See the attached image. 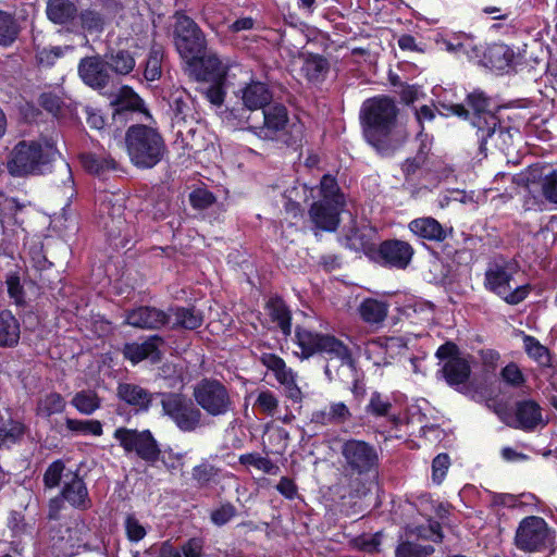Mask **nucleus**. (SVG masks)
Here are the masks:
<instances>
[{
  "label": "nucleus",
  "instance_id": "obj_1",
  "mask_svg": "<svg viewBox=\"0 0 557 557\" xmlns=\"http://www.w3.org/2000/svg\"><path fill=\"white\" fill-rule=\"evenodd\" d=\"M397 114L395 102L387 97L372 98L362 104L364 138L383 156L394 153L408 138L406 128L397 122Z\"/></svg>",
  "mask_w": 557,
  "mask_h": 557
},
{
  "label": "nucleus",
  "instance_id": "obj_2",
  "mask_svg": "<svg viewBox=\"0 0 557 557\" xmlns=\"http://www.w3.org/2000/svg\"><path fill=\"white\" fill-rule=\"evenodd\" d=\"M467 104L470 112L462 104L444 106L447 111L460 117L469 119L476 128V139L481 153L486 154L488 145L504 150L511 145L512 135L510 129L500 126L495 114L490 110L491 100L482 91H473L467 97Z\"/></svg>",
  "mask_w": 557,
  "mask_h": 557
},
{
  "label": "nucleus",
  "instance_id": "obj_3",
  "mask_svg": "<svg viewBox=\"0 0 557 557\" xmlns=\"http://www.w3.org/2000/svg\"><path fill=\"white\" fill-rule=\"evenodd\" d=\"M125 146L131 162L138 169L154 168L166 153V145L159 129L145 124L127 128Z\"/></svg>",
  "mask_w": 557,
  "mask_h": 557
},
{
  "label": "nucleus",
  "instance_id": "obj_4",
  "mask_svg": "<svg viewBox=\"0 0 557 557\" xmlns=\"http://www.w3.org/2000/svg\"><path fill=\"white\" fill-rule=\"evenodd\" d=\"M57 151L52 145L22 140L11 150L8 160V172L14 177L44 174L54 160Z\"/></svg>",
  "mask_w": 557,
  "mask_h": 557
},
{
  "label": "nucleus",
  "instance_id": "obj_5",
  "mask_svg": "<svg viewBox=\"0 0 557 557\" xmlns=\"http://www.w3.org/2000/svg\"><path fill=\"white\" fill-rule=\"evenodd\" d=\"M296 341L300 348V352L298 354L302 358H309L314 354H324L330 360H338L342 367H354L350 349L334 335L314 332L305 327H297Z\"/></svg>",
  "mask_w": 557,
  "mask_h": 557
},
{
  "label": "nucleus",
  "instance_id": "obj_6",
  "mask_svg": "<svg viewBox=\"0 0 557 557\" xmlns=\"http://www.w3.org/2000/svg\"><path fill=\"white\" fill-rule=\"evenodd\" d=\"M556 542V531L539 516L524 517L515 533V546L524 553L550 550Z\"/></svg>",
  "mask_w": 557,
  "mask_h": 557
},
{
  "label": "nucleus",
  "instance_id": "obj_7",
  "mask_svg": "<svg viewBox=\"0 0 557 557\" xmlns=\"http://www.w3.org/2000/svg\"><path fill=\"white\" fill-rule=\"evenodd\" d=\"M341 463L343 470L351 475L366 476L379 468V453L369 442L348 438L341 442Z\"/></svg>",
  "mask_w": 557,
  "mask_h": 557
},
{
  "label": "nucleus",
  "instance_id": "obj_8",
  "mask_svg": "<svg viewBox=\"0 0 557 557\" xmlns=\"http://www.w3.org/2000/svg\"><path fill=\"white\" fill-rule=\"evenodd\" d=\"M516 273L515 263L505 261L491 263L485 272L484 286L507 304L518 305L527 298L530 288L529 285L512 286Z\"/></svg>",
  "mask_w": 557,
  "mask_h": 557
},
{
  "label": "nucleus",
  "instance_id": "obj_9",
  "mask_svg": "<svg viewBox=\"0 0 557 557\" xmlns=\"http://www.w3.org/2000/svg\"><path fill=\"white\" fill-rule=\"evenodd\" d=\"M174 18V46L187 65L195 64L200 53L206 52V36L196 22L189 16L176 13Z\"/></svg>",
  "mask_w": 557,
  "mask_h": 557
},
{
  "label": "nucleus",
  "instance_id": "obj_10",
  "mask_svg": "<svg viewBox=\"0 0 557 557\" xmlns=\"http://www.w3.org/2000/svg\"><path fill=\"white\" fill-rule=\"evenodd\" d=\"M162 412L182 432H194L201 426L202 413L186 396L178 393H162Z\"/></svg>",
  "mask_w": 557,
  "mask_h": 557
},
{
  "label": "nucleus",
  "instance_id": "obj_11",
  "mask_svg": "<svg viewBox=\"0 0 557 557\" xmlns=\"http://www.w3.org/2000/svg\"><path fill=\"white\" fill-rule=\"evenodd\" d=\"M197 405L211 417L225 416L233 411L234 403L230 391L219 380L203 379L194 387Z\"/></svg>",
  "mask_w": 557,
  "mask_h": 557
},
{
  "label": "nucleus",
  "instance_id": "obj_12",
  "mask_svg": "<svg viewBox=\"0 0 557 557\" xmlns=\"http://www.w3.org/2000/svg\"><path fill=\"white\" fill-rule=\"evenodd\" d=\"M113 437L126 453L136 455L147 462H156L160 456V448L150 431H137L127 428L115 430Z\"/></svg>",
  "mask_w": 557,
  "mask_h": 557
},
{
  "label": "nucleus",
  "instance_id": "obj_13",
  "mask_svg": "<svg viewBox=\"0 0 557 557\" xmlns=\"http://www.w3.org/2000/svg\"><path fill=\"white\" fill-rule=\"evenodd\" d=\"M262 124H251L248 117L247 129L262 140H276L284 132L288 122L287 110L276 104L262 110Z\"/></svg>",
  "mask_w": 557,
  "mask_h": 557
},
{
  "label": "nucleus",
  "instance_id": "obj_14",
  "mask_svg": "<svg viewBox=\"0 0 557 557\" xmlns=\"http://www.w3.org/2000/svg\"><path fill=\"white\" fill-rule=\"evenodd\" d=\"M443 49L458 58L478 62L484 54V45L472 34L459 32L440 41Z\"/></svg>",
  "mask_w": 557,
  "mask_h": 557
},
{
  "label": "nucleus",
  "instance_id": "obj_15",
  "mask_svg": "<svg viewBox=\"0 0 557 557\" xmlns=\"http://www.w3.org/2000/svg\"><path fill=\"white\" fill-rule=\"evenodd\" d=\"M77 71L82 81L94 89H103L111 81L107 61L100 55L83 58L79 61Z\"/></svg>",
  "mask_w": 557,
  "mask_h": 557
},
{
  "label": "nucleus",
  "instance_id": "obj_16",
  "mask_svg": "<svg viewBox=\"0 0 557 557\" xmlns=\"http://www.w3.org/2000/svg\"><path fill=\"white\" fill-rule=\"evenodd\" d=\"M517 183L523 185L529 193L535 184H540L542 197L557 206V170L543 175L540 169L530 168L518 176Z\"/></svg>",
  "mask_w": 557,
  "mask_h": 557
},
{
  "label": "nucleus",
  "instance_id": "obj_17",
  "mask_svg": "<svg viewBox=\"0 0 557 557\" xmlns=\"http://www.w3.org/2000/svg\"><path fill=\"white\" fill-rule=\"evenodd\" d=\"M170 321V313L150 306H141L126 313V323L137 329L159 330Z\"/></svg>",
  "mask_w": 557,
  "mask_h": 557
},
{
  "label": "nucleus",
  "instance_id": "obj_18",
  "mask_svg": "<svg viewBox=\"0 0 557 557\" xmlns=\"http://www.w3.org/2000/svg\"><path fill=\"white\" fill-rule=\"evenodd\" d=\"M197 79L210 82H225L226 66L222 63L216 53L208 50L200 53L195 64H188Z\"/></svg>",
  "mask_w": 557,
  "mask_h": 557
},
{
  "label": "nucleus",
  "instance_id": "obj_19",
  "mask_svg": "<svg viewBox=\"0 0 557 557\" xmlns=\"http://www.w3.org/2000/svg\"><path fill=\"white\" fill-rule=\"evenodd\" d=\"M61 495L72 507L79 510H87L91 507V499L84 480L77 472L65 473L64 485Z\"/></svg>",
  "mask_w": 557,
  "mask_h": 557
},
{
  "label": "nucleus",
  "instance_id": "obj_20",
  "mask_svg": "<svg viewBox=\"0 0 557 557\" xmlns=\"http://www.w3.org/2000/svg\"><path fill=\"white\" fill-rule=\"evenodd\" d=\"M164 341L159 335H151L143 343H129L123 348L126 359L133 363H138L145 359H149L152 363L161 360L160 346Z\"/></svg>",
  "mask_w": 557,
  "mask_h": 557
},
{
  "label": "nucleus",
  "instance_id": "obj_21",
  "mask_svg": "<svg viewBox=\"0 0 557 557\" xmlns=\"http://www.w3.org/2000/svg\"><path fill=\"white\" fill-rule=\"evenodd\" d=\"M243 106L250 110H263L272 100V91L267 84L258 81H251L240 88L237 92Z\"/></svg>",
  "mask_w": 557,
  "mask_h": 557
},
{
  "label": "nucleus",
  "instance_id": "obj_22",
  "mask_svg": "<svg viewBox=\"0 0 557 557\" xmlns=\"http://www.w3.org/2000/svg\"><path fill=\"white\" fill-rule=\"evenodd\" d=\"M342 208L343 206L319 200L311 205L309 216L318 230L331 232L338 225Z\"/></svg>",
  "mask_w": 557,
  "mask_h": 557
},
{
  "label": "nucleus",
  "instance_id": "obj_23",
  "mask_svg": "<svg viewBox=\"0 0 557 557\" xmlns=\"http://www.w3.org/2000/svg\"><path fill=\"white\" fill-rule=\"evenodd\" d=\"M381 258L392 267L405 269L413 255V249L407 242L393 239L385 240L379 249Z\"/></svg>",
  "mask_w": 557,
  "mask_h": 557
},
{
  "label": "nucleus",
  "instance_id": "obj_24",
  "mask_svg": "<svg viewBox=\"0 0 557 557\" xmlns=\"http://www.w3.org/2000/svg\"><path fill=\"white\" fill-rule=\"evenodd\" d=\"M470 373L471 369L468 361L460 357L448 359L442 369L443 377L447 384L462 393H466L468 389L466 382Z\"/></svg>",
  "mask_w": 557,
  "mask_h": 557
},
{
  "label": "nucleus",
  "instance_id": "obj_25",
  "mask_svg": "<svg viewBox=\"0 0 557 557\" xmlns=\"http://www.w3.org/2000/svg\"><path fill=\"white\" fill-rule=\"evenodd\" d=\"M116 394L121 400L135 407L138 411H147L154 396L153 393L133 383H120L116 388Z\"/></svg>",
  "mask_w": 557,
  "mask_h": 557
},
{
  "label": "nucleus",
  "instance_id": "obj_26",
  "mask_svg": "<svg viewBox=\"0 0 557 557\" xmlns=\"http://www.w3.org/2000/svg\"><path fill=\"white\" fill-rule=\"evenodd\" d=\"M408 226L416 236L430 242H443L448 235L447 228L431 216L414 219Z\"/></svg>",
  "mask_w": 557,
  "mask_h": 557
},
{
  "label": "nucleus",
  "instance_id": "obj_27",
  "mask_svg": "<svg viewBox=\"0 0 557 557\" xmlns=\"http://www.w3.org/2000/svg\"><path fill=\"white\" fill-rule=\"evenodd\" d=\"M515 58L513 50L505 44H494L488 48L484 47V54L479 60V64L495 69L504 70L509 66Z\"/></svg>",
  "mask_w": 557,
  "mask_h": 557
},
{
  "label": "nucleus",
  "instance_id": "obj_28",
  "mask_svg": "<svg viewBox=\"0 0 557 557\" xmlns=\"http://www.w3.org/2000/svg\"><path fill=\"white\" fill-rule=\"evenodd\" d=\"M77 7L74 0H48L46 15L57 25H66L77 16Z\"/></svg>",
  "mask_w": 557,
  "mask_h": 557
},
{
  "label": "nucleus",
  "instance_id": "obj_29",
  "mask_svg": "<svg viewBox=\"0 0 557 557\" xmlns=\"http://www.w3.org/2000/svg\"><path fill=\"white\" fill-rule=\"evenodd\" d=\"M517 426L527 431L543 423L542 411L534 400H522L516 407Z\"/></svg>",
  "mask_w": 557,
  "mask_h": 557
},
{
  "label": "nucleus",
  "instance_id": "obj_30",
  "mask_svg": "<svg viewBox=\"0 0 557 557\" xmlns=\"http://www.w3.org/2000/svg\"><path fill=\"white\" fill-rule=\"evenodd\" d=\"M358 313L364 323L380 326L387 317L388 305L383 300L367 298L360 302Z\"/></svg>",
  "mask_w": 557,
  "mask_h": 557
},
{
  "label": "nucleus",
  "instance_id": "obj_31",
  "mask_svg": "<svg viewBox=\"0 0 557 557\" xmlns=\"http://www.w3.org/2000/svg\"><path fill=\"white\" fill-rule=\"evenodd\" d=\"M111 106L114 108L115 116L126 111H141L144 101L131 87L123 86L113 95Z\"/></svg>",
  "mask_w": 557,
  "mask_h": 557
},
{
  "label": "nucleus",
  "instance_id": "obj_32",
  "mask_svg": "<svg viewBox=\"0 0 557 557\" xmlns=\"http://www.w3.org/2000/svg\"><path fill=\"white\" fill-rule=\"evenodd\" d=\"M109 69L117 75H128L136 65L135 53L126 49L111 50L106 54Z\"/></svg>",
  "mask_w": 557,
  "mask_h": 557
},
{
  "label": "nucleus",
  "instance_id": "obj_33",
  "mask_svg": "<svg viewBox=\"0 0 557 557\" xmlns=\"http://www.w3.org/2000/svg\"><path fill=\"white\" fill-rule=\"evenodd\" d=\"M21 336L20 323L8 310L0 312V347H14Z\"/></svg>",
  "mask_w": 557,
  "mask_h": 557
},
{
  "label": "nucleus",
  "instance_id": "obj_34",
  "mask_svg": "<svg viewBox=\"0 0 557 557\" xmlns=\"http://www.w3.org/2000/svg\"><path fill=\"white\" fill-rule=\"evenodd\" d=\"M22 26L12 12L0 10V47H11L18 38Z\"/></svg>",
  "mask_w": 557,
  "mask_h": 557
},
{
  "label": "nucleus",
  "instance_id": "obj_35",
  "mask_svg": "<svg viewBox=\"0 0 557 557\" xmlns=\"http://www.w3.org/2000/svg\"><path fill=\"white\" fill-rule=\"evenodd\" d=\"M171 317H174L172 327H183L186 330H195L202 324L203 318L200 311L194 308L178 307L171 309Z\"/></svg>",
  "mask_w": 557,
  "mask_h": 557
},
{
  "label": "nucleus",
  "instance_id": "obj_36",
  "mask_svg": "<svg viewBox=\"0 0 557 557\" xmlns=\"http://www.w3.org/2000/svg\"><path fill=\"white\" fill-rule=\"evenodd\" d=\"M24 425L15 420H8L0 426V449H10L13 445L17 444L23 434Z\"/></svg>",
  "mask_w": 557,
  "mask_h": 557
},
{
  "label": "nucleus",
  "instance_id": "obj_37",
  "mask_svg": "<svg viewBox=\"0 0 557 557\" xmlns=\"http://www.w3.org/2000/svg\"><path fill=\"white\" fill-rule=\"evenodd\" d=\"M260 361L268 370L274 373L280 384L296 376L293 370L287 368L285 361L276 355L262 354Z\"/></svg>",
  "mask_w": 557,
  "mask_h": 557
},
{
  "label": "nucleus",
  "instance_id": "obj_38",
  "mask_svg": "<svg viewBox=\"0 0 557 557\" xmlns=\"http://www.w3.org/2000/svg\"><path fill=\"white\" fill-rule=\"evenodd\" d=\"M220 474V469L208 460H202L191 469V479L197 487H207L216 481Z\"/></svg>",
  "mask_w": 557,
  "mask_h": 557
},
{
  "label": "nucleus",
  "instance_id": "obj_39",
  "mask_svg": "<svg viewBox=\"0 0 557 557\" xmlns=\"http://www.w3.org/2000/svg\"><path fill=\"white\" fill-rule=\"evenodd\" d=\"M71 404L81 413L89 416L100 408L101 400L96 392L87 389L76 393Z\"/></svg>",
  "mask_w": 557,
  "mask_h": 557
},
{
  "label": "nucleus",
  "instance_id": "obj_40",
  "mask_svg": "<svg viewBox=\"0 0 557 557\" xmlns=\"http://www.w3.org/2000/svg\"><path fill=\"white\" fill-rule=\"evenodd\" d=\"M329 70L326 59L321 55H309L301 67L306 77L311 82L321 81Z\"/></svg>",
  "mask_w": 557,
  "mask_h": 557
},
{
  "label": "nucleus",
  "instance_id": "obj_41",
  "mask_svg": "<svg viewBox=\"0 0 557 557\" xmlns=\"http://www.w3.org/2000/svg\"><path fill=\"white\" fill-rule=\"evenodd\" d=\"M163 59V49L161 46H152L148 59L146 61V66L144 71L145 78L147 81H156L161 76V64Z\"/></svg>",
  "mask_w": 557,
  "mask_h": 557
},
{
  "label": "nucleus",
  "instance_id": "obj_42",
  "mask_svg": "<svg viewBox=\"0 0 557 557\" xmlns=\"http://www.w3.org/2000/svg\"><path fill=\"white\" fill-rule=\"evenodd\" d=\"M320 191L322 196L320 200H326L327 202L344 207V195L339 193V188L334 177L324 175L320 183Z\"/></svg>",
  "mask_w": 557,
  "mask_h": 557
},
{
  "label": "nucleus",
  "instance_id": "obj_43",
  "mask_svg": "<svg viewBox=\"0 0 557 557\" xmlns=\"http://www.w3.org/2000/svg\"><path fill=\"white\" fill-rule=\"evenodd\" d=\"M64 398L58 393H50L46 395L38 403L37 411L44 417H50L55 413H60L65 408Z\"/></svg>",
  "mask_w": 557,
  "mask_h": 557
},
{
  "label": "nucleus",
  "instance_id": "obj_44",
  "mask_svg": "<svg viewBox=\"0 0 557 557\" xmlns=\"http://www.w3.org/2000/svg\"><path fill=\"white\" fill-rule=\"evenodd\" d=\"M66 428L77 434H91L100 436L102 434V424L98 420H77L67 418L65 420Z\"/></svg>",
  "mask_w": 557,
  "mask_h": 557
},
{
  "label": "nucleus",
  "instance_id": "obj_45",
  "mask_svg": "<svg viewBox=\"0 0 557 557\" xmlns=\"http://www.w3.org/2000/svg\"><path fill=\"white\" fill-rule=\"evenodd\" d=\"M239 462L245 466H252L267 474L276 475L280 472V467L277 465L259 454L242 455L239 457Z\"/></svg>",
  "mask_w": 557,
  "mask_h": 557
},
{
  "label": "nucleus",
  "instance_id": "obj_46",
  "mask_svg": "<svg viewBox=\"0 0 557 557\" xmlns=\"http://www.w3.org/2000/svg\"><path fill=\"white\" fill-rule=\"evenodd\" d=\"M434 553L432 545L404 542L396 548V557H429Z\"/></svg>",
  "mask_w": 557,
  "mask_h": 557
},
{
  "label": "nucleus",
  "instance_id": "obj_47",
  "mask_svg": "<svg viewBox=\"0 0 557 557\" xmlns=\"http://www.w3.org/2000/svg\"><path fill=\"white\" fill-rule=\"evenodd\" d=\"M81 27L92 34V33H101L103 30L104 20L101 13L95 10H83L79 13Z\"/></svg>",
  "mask_w": 557,
  "mask_h": 557
},
{
  "label": "nucleus",
  "instance_id": "obj_48",
  "mask_svg": "<svg viewBox=\"0 0 557 557\" xmlns=\"http://www.w3.org/2000/svg\"><path fill=\"white\" fill-rule=\"evenodd\" d=\"M270 314L285 335L290 334V314L288 309L280 300H274L270 305Z\"/></svg>",
  "mask_w": 557,
  "mask_h": 557
},
{
  "label": "nucleus",
  "instance_id": "obj_49",
  "mask_svg": "<svg viewBox=\"0 0 557 557\" xmlns=\"http://www.w3.org/2000/svg\"><path fill=\"white\" fill-rule=\"evenodd\" d=\"M523 344L528 355L535 359L540 364L546 366L549 363L550 358L548 350L537 339L525 335L523 337Z\"/></svg>",
  "mask_w": 557,
  "mask_h": 557
},
{
  "label": "nucleus",
  "instance_id": "obj_50",
  "mask_svg": "<svg viewBox=\"0 0 557 557\" xmlns=\"http://www.w3.org/2000/svg\"><path fill=\"white\" fill-rule=\"evenodd\" d=\"M391 409L392 403L377 392L371 394L370 401L366 407L367 412L375 417H388Z\"/></svg>",
  "mask_w": 557,
  "mask_h": 557
},
{
  "label": "nucleus",
  "instance_id": "obj_51",
  "mask_svg": "<svg viewBox=\"0 0 557 557\" xmlns=\"http://www.w3.org/2000/svg\"><path fill=\"white\" fill-rule=\"evenodd\" d=\"M65 465L62 460H55L49 465L44 473V484L47 488H54L65 479Z\"/></svg>",
  "mask_w": 557,
  "mask_h": 557
},
{
  "label": "nucleus",
  "instance_id": "obj_52",
  "mask_svg": "<svg viewBox=\"0 0 557 557\" xmlns=\"http://www.w3.org/2000/svg\"><path fill=\"white\" fill-rule=\"evenodd\" d=\"M344 240H345V246L355 251L364 249L370 243V239L367 236V234L363 231H361L355 226L350 227L347 231V233L345 234Z\"/></svg>",
  "mask_w": 557,
  "mask_h": 557
},
{
  "label": "nucleus",
  "instance_id": "obj_53",
  "mask_svg": "<svg viewBox=\"0 0 557 557\" xmlns=\"http://www.w3.org/2000/svg\"><path fill=\"white\" fill-rule=\"evenodd\" d=\"M125 533L128 541L137 543L141 541L146 534V528L139 522L134 515H127L124 521Z\"/></svg>",
  "mask_w": 557,
  "mask_h": 557
},
{
  "label": "nucleus",
  "instance_id": "obj_54",
  "mask_svg": "<svg viewBox=\"0 0 557 557\" xmlns=\"http://www.w3.org/2000/svg\"><path fill=\"white\" fill-rule=\"evenodd\" d=\"M236 515V507L231 503H225L222 504L219 508L212 510L210 519L214 525L222 527L230 522Z\"/></svg>",
  "mask_w": 557,
  "mask_h": 557
},
{
  "label": "nucleus",
  "instance_id": "obj_55",
  "mask_svg": "<svg viewBox=\"0 0 557 557\" xmlns=\"http://www.w3.org/2000/svg\"><path fill=\"white\" fill-rule=\"evenodd\" d=\"M334 425H341L349 422L352 413L348 406L343 401H332L327 406Z\"/></svg>",
  "mask_w": 557,
  "mask_h": 557
},
{
  "label": "nucleus",
  "instance_id": "obj_56",
  "mask_svg": "<svg viewBox=\"0 0 557 557\" xmlns=\"http://www.w3.org/2000/svg\"><path fill=\"white\" fill-rule=\"evenodd\" d=\"M82 164L87 171L96 174H100L104 172V170L114 168L113 160H102L94 154H83Z\"/></svg>",
  "mask_w": 557,
  "mask_h": 557
},
{
  "label": "nucleus",
  "instance_id": "obj_57",
  "mask_svg": "<svg viewBox=\"0 0 557 557\" xmlns=\"http://www.w3.org/2000/svg\"><path fill=\"white\" fill-rule=\"evenodd\" d=\"M450 461L447 454L437 455L432 462V480L436 484H441L447 473Z\"/></svg>",
  "mask_w": 557,
  "mask_h": 557
},
{
  "label": "nucleus",
  "instance_id": "obj_58",
  "mask_svg": "<svg viewBox=\"0 0 557 557\" xmlns=\"http://www.w3.org/2000/svg\"><path fill=\"white\" fill-rule=\"evenodd\" d=\"M255 406L267 414H273L278 406V400L271 391H262L258 394Z\"/></svg>",
  "mask_w": 557,
  "mask_h": 557
},
{
  "label": "nucleus",
  "instance_id": "obj_59",
  "mask_svg": "<svg viewBox=\"0 0 557 557\" xmlns=\"http://www.w3.org/2000/svg\"><path fill=\"white\" fill-rule=\"evenodd\" d=\"M381 539V532H376L375 534H363L355 540V545L361 550L374 553L379 552Z\"/></svg>",
  "mask_w": 557,
  "mask_h": 557
},
{
  "label": "nucleus",
  "instance_id": "obj_60",
  "mask_svg": "<svg viewBox=\"0 0 557 557\" xmlns=\"http://www.w3.org/2000/svg\"><path fill=\"white\" fill-rule=\"evenodd\" d=\"M189 200L194 208L206 209L214 202L215 198L211 191L198 188L190 193Z\"/></svg>",
  "mask_w": 557,
  "mask_h": 557
},
{
  "label": "nucleus",
  "instance_id": "obj_61",
  "mask_svg": "<svg viewBox=\"0 0 557 557\" xmlns=\"http://www.w3.org/2000/svg\"><path fill=\"white\" fill-rule=\"evenodd\" d=\"M7 285L10 298L13 299V301L18 306L24 305V289L21 285L20 277L16 275L9 276L7 278Z\"/></svg>",
  "mask_w": 557,
  "mask_h": 557
},
{
  "label": "nucleus",
  "instance_id": "obj_62",
  "mask_svg": "<svg viewBox=\"0 0 557 557\" xmlns=\"http://www.w3.org/2000/svg\"><path fill=\"white\" fill-rule=\"evenodd\" d=\"M21 209V206L14 198H9L0 194V222L11 219Z\"/></svg>",
  "mask_w": 557,
  "mask_h": 557
},
{
  "label": "nucleus",
  "instance_id": "obj_63",
  "mask_svg": "<svg viewBox=\"0 0 557 557\" xmlns=\"http://www.w3.org/2000/svg\"><path fill=\"white\" fill-rule=\"evenodd\" d=\"M224 82H212V85L206 88V98L214 106L220 107L224 102L225 90Z\"/></svg>",
  "mask_w": 557,
  "mask_h": 557
},
{
  "label": "nucleus",
  "instance_id": "obj_64",
  "mask_svg": "<svg viewBox=\"0 0 557 557\" xmlns=\"http://www.w3.org/2000/svg\"><path fill=\"white\" fill-rule=\"evenodd\" d=\"M30 261L37 270H45L51 265V262L47 259L42 246L35 244L29 248L28 251Z\"/></svg>",
  "mask_w": 557,
  "mask_h": 557
}]
</instances>
